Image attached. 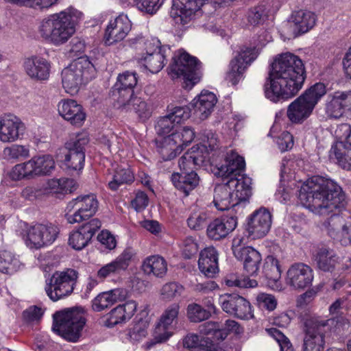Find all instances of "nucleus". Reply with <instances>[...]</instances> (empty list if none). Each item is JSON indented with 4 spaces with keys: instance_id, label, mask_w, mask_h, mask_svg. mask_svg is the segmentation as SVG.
<instances>
[{
    "instance_id": "cd10ccee",
    "label": "nucleus",
    "mask_w": 351,
    "mask_h": 351,
    "mask_svg": "<svg viewBox=\"0 0 351 351\" xmlns=\"http://www.w3.org/2000/svg\"><path fill=\"white\" fill-rule=\"evenodd\" d=\"M50 63L45 58L33 56L24 62L26 74L33 80L43 82L47 80L50 74Z\"/></svg>"
},
{
    "instance_id": "7ed1b4c3",
    "label": "nucleus",
    "mask_w": 351,
    "mask_h": 351,
    "mask_svg": "<svg viewBox=\"0 0 351 351\" xmlns=\"http://www.w3.org/2000/svg\"><path fill=\"white\" fill-rule=\"evenodd\" d=\"M81 12L69 7L43 19L38 27L39 36L45 41L58 46L68 41L75 32L81 19Z\"/></svg>"
},
{
    "instance_id": "c03bdc74",
    "label": "nucleus",
    "mask_w": 351,
    "mask_h": 351,
    "mask_svg": "<svg viewBox=\"0 0 351 351\" xmlns=\"http://www.w3.org/2000/svg\"><path fill=\"white\" fill-rule=\"evenodd\" d=\"M33 159L38 177L49 176L56 169L55 161L50 155L34 156Z\"/></svg>"
},
{
    "instance_id": "f03ea898",
    "label": "nucleus",
    "mask_w": 351,
    "mask_h": 351,
    "mask_svg": "<svg viewBox=\"0 0 351 351\" xmlns=\"http://www.w3.org/2000/svg\"><path fill=\"white\" fill-rule=\"evenodd\" d=\"M299 187L298 198L301 204L315 215L326 216L344 206L345 194L332 180L314 176Z\"/></svg>"
},
{
    "instance_id": "aec40b11",
    "label": "nucleus",
    "mask_w": 351,
    "mask_h": 351,
    "mask_svg": "<svg viewBox=\"0 0 351 351\" xmlns=\"http://www.w3.org/2000/svg\"><path fill=\"white\" fill-rule=\"evenodd\" d=\"M271 226V215L266 208L255 210L248 218L246 230L253 239L265 237Z\"/></svg>"
},
{
    "instance_id": "a211bd4d",
    "label": "nucleus",
    "mask_w": 351,
    "mask_h": 351,
    "mask_svg": "<svg viewBox=\"0 0 351 351\" xmlns=\"http://www.w3.org/2000/svg\"><path fill=\"white\" fill-rule=\"evenodd\" d=\"M180 313V306L178 304H172L169 306L162 314L159 322L154 331V341L149 343V347L156 343L166 341L171 333L168 329L178 323Z\"/></svg>"
},
{
    "instance_id": "58836bf2",
    "label": "nucleus",
    "mask_w": 351,
    "mask_h": 351,
    "mask_svg": "<svg viewBox=\"0 0 351 351\" xmlns=\"http://www.w3.org/2000/svg\"><path fill=\"white\" fill-rule=\"evenodd\" d=\"M263 272L268 280L269 284H276L281 278V268L278 260L273 255L266 257L263 267Z\"/></svg>"
},
{
    "instance_id": "39448f33",
    "label": "nucleus",
    "mask_w": 351,
    "mask_h": 351,
    "mask_svg": "<svg viewBox=\"0 0 351 351\" xmlns=\"http://www.w3.org/2000/svg\"><path fill=\"white\" fill-rule=\"evenodd\" d=\"M326 93V86L321 82L305 90L289 105L287 115L289 121L293 123H302L310 117L318 101Z\"/></svg>"
},
{
    "instance_id": "4d7b16f0",
    "label": "nucleus",
    "mask_w": 351,
    "mask_h": 351,
    "mask_svg": "<svg viewBox=\"0 0 351 351\" xmlns=\"http://www.w3.org/2000/svg\"><path fill=\"white\" fill-rule=\"evenodd\" d=\"M266 330L278 342L280 351H294L289 339L280 330L275 328H267Z\"/></svg>"
},
{
    "instance_id": "f3484780",
    "label": "nucleus",
    "mask_w": 351,
    "mask_h": 351,
    "mask_svg": "<svg viewBox=\"0 0 351 351\" xmlns=\"http://www.w3.org/2000/svg\"><path fill=\"white\" fill-rule=\"evenodd\" d=\"M219 304L228 314L241 319H250L254 315L249 301L236 293L220 295Z\"/></svg>"
},
{
    "instance_id": "7c9ffc66",
    "label": "nucleus",
    "mask_w": 351,
    "mask_h": 351,
    "mask_svg": "<svg viewBox=\"0 0 351 351\" xmlns=\"http://www.w3.org/2000/svg\"><path fill=\"white\" fill-rule=\"evenodd\" d=\"M199 269L208 278H213L219 271L218 253L213 247H205L200 252L198 260Z\"/></svg>"
},
{
    "instance_id": "393cba45",
    "label": "nucleus",
    "mask_w": 351,
    "mask_h": 351,
    "mask_svg": "<svg viewBox=\"0 0 351 351\" xmlns=\"http://www.w3.org/2000/svg\"><path fill=\"white\" fill-rule=\"evenodd\" d=\"M133 256L132 250L126 248L114 260L101 267L97 271V276L103 280L108 277L121 274L127 270Z\"/></svg>"
},
{
    "instance_id": "5fc2aeb1",
    "label": "nucleus",
    "mask_w": 351,
    "mask_h": 351,
    "mask_svg": "<svg viewBox=\"0 0 351 351\" xmlns=\"http://www.w3.org/2000/svg\"><path fill=\"white\" fill-rule=\"evenodd\" d=\"M187 314L189 319L193 322H200L207 319L210 315L208 311L197 304H191L188 306Z\"/></svg>"
},
{
    "instance_id": "a18cd8bd",
    "label": "nucleus",
    "mask_w": 351,
    "mask_h": 351,
    "mask_svg": "<svg viewBox=\"0 0 351 351\" xmlns=\"http://www.w3.org/2000/svg\"><path fill=\"white\" fill-rule=\"evenodd\" d=\"M183 345L192 351H208L212 348L208 338H202L195 334L186 335L183 340Z\"/></svg>"
},
{
    "instance_id": "338daca9",
    "label": "nucleus",
    "mask_w": 351,
    "mask_h": 351,
    "mask_svg": "<svg viewBox=\"0 0 351 351\" xmlns=\"http://www.w3.org/2000/svg\"><path fill=\"white\" fill-rule=\"evenodd\" d=\"M226 282L229 287H238L241 288H254L258 285L256 280L250 279L247 277L243 278L230 277V278L226 280Z\"/></svg>"
},
{
    "instance_id": "864d4df0",
    "label": "nucleus",
    "mask_w": 351,
    "mask_h": 351,
    "mask_svg": "<svg viewBox=\"0 0 351 351\" xmlns=\"http://www.w3.org/2000/svg\"><path fill=\"white\" fill-rule=\"evenodd\" d=\"M129 4H133L137 8L147 14H153L160 8L159 0H121Z\"/></svg>"
},
{
    "instance_id": "49530a36",
    "label": "nucleus",
    "mask_w": 351,
    "mask_h": 351,
    "mask_svg": "<svg viewBox=\"0 0 351 351\" xmlns=\"http://www.w3.org/2000/svg\"><path fill=\"white\" fill-rule=\"evenodd\" d=\"M326 112L333 118L339 119L346 117L344 99L342 92H336L332 100L326 105Z\"/></svg>"
},
{
    "instance_id": "6e6552de",
    "label": "nucleus",
    "mask_w": 351,
    "mask_h": 351,
    "mask_svg": "<svg viewBox=\"0 0 351 351\" xmlns=\"http://www.w3.org/2000/svg\"><path fill=\"white\" fill-rule=\"evenodd\" d=\"M79 273L68 268L55 271L47 282L45 290L47 296L56 302L71 295L76 287Z\"/></svg>"
},
{
    "instance_id": "2f4dec72",
    "label": "nucleus",
    "mask_w": 351,
    "mask_h": 351,
    "mask_svg": "<svg viewBox=\"0 0 351 351\" xmlns=\"http://www.w3.org/2000/svg\"><path fill=\"white\" fill-rule=\"evenodd\" d=\"M335 252L326 247H318L313 254V261L317 269L324 272H332L338 262Z\"/></svg>"
},
{
    "instance_id": "f8f14e48",
    "label": "nucleus",
    "mask_w": 351,
    "mask_h": 351,
    "mask_svg": "<svg viewBox=\"0 0 351 351\" xmlns=\"http://www.w3.org/2000/svg\"><path fill=\"white\" fill-rule=\"evenodd\" d=\"M327 320L317 318L306 319L304 322L303 351H324Z\"/></svg>"
},
{
    "instance_id": "09e8293b",
    "label": "nucleus",
    "mask_w": 351,
    "mask_h": 351,
    "mask_svg": "<svg viewBox=\"0 0 351 351\" xmlns=\"http://www.w3.org/2000/svg\"><path fill=\"white\" fill-rule=\"evenodd\" d=\"M343 217L337 213H334L324 223V226L332 239L335 240L339 239L343 226Z\"/></svg>"
},
{
    "instance_id": "473e14b6",
    "label": "nucleus",
    "mask_w": 351,
    "mask_h": 351,
    "mask_svg": "<svg viewBox=\"0 0 351 351\" xmlns=\"http://www.w3.org/2000/svg\"><path fill=\"white\" fill-rule=\"evenodd\" d=\"M315 14L310 11L300 10L292 13L290 23H293L294 34L300 35L308 32L316 23Z\"/></svg>"
},
{
    "instance_id": "dca6fc26",
    "label": "nucleus",
    "mask_w": 351,
    "mask_h": 351,
    "mask_svg": "<svg viewBox=\"0 0 351 351\" xmlns=\"http://www.w3.org/2000/svg\"><path fill=\"white\" fill-rule=\"evenodd\" d=\"M258 51L255 47L243 46L234 59L230 63V69L226 79L232 85H236L242 78L243 73L247 66L257 57Z\"/></svg>"
},
{
    "instance_id": "e433bc0d",
    "label": "nucleus",
    "mask_w": 351,
    "mask_h": 351,
    "mask_svg": "<svg viewBox=\"0 0 351 351\" xmlns=\"http://www.w3.org/2000/svg\"><path fill=\"white\" fill-rule=\"evenodd\" d=\"M142 269L147 275L162 278L167 271V263L165 259L159 255L149 256L143 261Z\"/></svg>"
},
{
    "instance_id": "423d86ee",
    "label": "nucleus",
    "mask_w": 351,
    "mask_h": 351,
    "mask_svg": "<svg viewBox=\"0 0 351 351\" xmlns=\"http://www.w3.org/2000/svg\"><path fill=\"white\" fill-rule=\"evenodd\" d=\"M95 69L88 57L82 56L73 60L62 71V83L66 92L77 93L82 84L95 77Z\"/></svg>"
},
{
    "instance_id": "603ef678",
    "label": "nucleus",
    "mask_w": 351,
    "mask_h": 351,
    "mask_svg": "<svg viewBox=\"0 0 351 351\" xmlns=\"http://www.w3.org/2000/svg\"><path fill=\"white\" fill-rule=\"evenodd\" d=\"M209 215L204 211H196L191 214L187 219V224L191 229L198 230L202 229L208 223Z\"/></svg>"
},
{
    "instance_id": "680f3d73",
    "label": "nucleus",
    "mask_w": 351,
    "mask_h": 351,
    "mask_svg": "<svg viewBox=\"0 0 351 351\" xmlns=\"http://www.w3.org/2000/svg\"><path fill=\"white\" fill-rule=\"evenodd\" d=\"M183 291V287L177 282H171L165 284L161 289V295L165 299L171 300L180 295Z\"/></svg>"
},
{
    "instance_id": "8fccbe9b",
    "label": "nucleus",
    "mask_w": 351,
    "mask_h": 351,
    "mask_svg": "<svg viewBox=\"0 0 351 351\" xmlns=\"http://www.w3.org/2000/svg\"><path fill=\"white\" fill-rule=\"evenodd\" d=\"M201 145H197L195 147H198L199 152L206 155L209 151H213L218 147V139L217 135L211 131H205L202 134Z\"/></svg>"
},
{
    "instance_id": "4c0bfd02",
    "label": "nucleus",
    "mask_w": 351,
    "mask_h": 351,
    "mask_svg": "<svg viewBox=\"0 0 351 351\" xmlns=\"http://www.w3.org/2000/svg\"><path fill=\"white\" fill-rule=\"evenodd\" d=\"M119 106L123 108H126L127 107L130 108L131 106L132 109L142 121L147 120L152 116L153 111L150 103L141 97L133 96L126 101L125 106L119 105Z\"/></svg>"
},
{
    "instance_id": "5701e85b",
    "label": "nucleus",
    "mask_w": 351,
    "mask_h": 351,
    "mask_svg": "<svg viewBox=\"0 0 351 351\" xmlns=\"http://www.w3.org/2000/svg\"><path fill=\"white\" fill-rule=\"evenodd\" d=\"M136 84V72L127 71L119 75L113 90V95L117 97L119 105L125 106L126 101L133 96V88Z\"/></svg>"
},
{
    "instance_id": "c756f323",
    "label": "nucleus",
    "mask_w": 351,
    "mask_h": 351,
    "mask_svg": "<svg viewBox=\"0 0 351 351\" xmlns=\"http://www.w3.org/2000/svg\"><path fill=\"white\" fill-rule=\"evenodd\" d=\"M217 101V99L214 93L202 90L191 103L194 114L202 120L207 119L213 111Z\"/></svg>"
},
{
    "instance_id": "20e7f679",
    "label": "nucleus",
    "mask_w": 351,
    "mask_h": 351,
    "mask_svg": "<svg viewBox=\"0 0 351 351\" xmlns=\"http://www.w3.org/2000/svg\"><path fill=\"white\" fill-rule=\"evenodd\" d=\"M252 180L242 176L218 184L214 189L213 203L219 210H226L246 202L252 195Z\"/></svg>"
},
{
    "instance_id": "b1692460",
    "label": "nucleus",
    "mask_w": 351,
    "mask_h": 351,
    "mask_svg": "<svg viewBox=\"0 0 351 351\" xmlns=\"http://www.w3.org/2000/svg\"><path fill=\"white\" fill-rule=\"evenodd\" d=\"M131 21L126 15L121 14L108 25L105 32V43L108 45L123 40L131 30Z\"/></svg>"
},
{
    "instance_id": "0eeeda50",
    "label": "nucleus",
    "mask_w": 351,
    "mask_h": 351,
    "mask_svg": "<svg viewBox=\"0 0 351 351\" xmlns=\"http://www.w3.org/2000/svg\"><path fill=\"white\" fill-rule=\"evenodd\" d=\"M200 67L201 63L197 58L180 49L174 53L169 66V75L173 80L182 77L185 87L191 88L200 79Z\"/></svg>"
},
{
    "instance_id": "c85d7f7f",
    "label": "nucleus",
    "mask_w": 351,
    "mask_h": 351,
    "mask_svg": "<svg viewBox=\"0 0 351 351\" xmlns=\"http://www.w3.org/2000/svg\"><path fill=\"white\" fill-rule=\"evenodd\" d=\"M58 110L60 115L73 125L81 126L85 121L86 114L82 106L75 100H62L58 104Z\"/></svg>"
},
{
    "instance_id": "6e6d98bb",
    "label": "nucleus",
    "mask_w": 351,
    "mask_h": 351,
    "mask_svg": "<svg viewBox=\"0 0 351 351\" xmlns=\"http://www.w3.org/2000/svg\"><path fill=\"white\" fill-rule=\"evenodd\" d=\"M114 304L112 296L108 291L98 294L92 301V307L95 311L100 312Z\"/></svg>"
},
{
    "instance_id": "de8ad7c7",
    "label": "nucleus",
    "mask_w": 351,
    "mask_h": 351,
    "mask_svg": "<svg viewBox=\"0 0 351 351\" xmlns=\"http://www.w3.org/2000/svg\"><path fill=\"white\" fill-rule=\"evenodd\" d=\"M3 155L7 160H22L29 156V149L26 145L14 144L4 148Z\"/></svg>"
},
{
    "instance_id": "6ab92c4d",
    "label": "nucleus",
    "mask_w": 351,
    "mask_h": 351,
    "mask_svg": "<svg viewBox=\"0 0 351 351\" xmlns=\"http://www.w3.org/2000/svg\"><path fill=\"white\" fill-rule=\"evenodd\" d=\"M245 166V160L233 150L227 152L222 164L216 165L217 171L215 174L221 177L223 182L231 179L240 180L244 176L242 173Z\"/></svg>"
},
{
    "instance_id": "13d9d810",
    "label": "nucleus",
    "mask_w": 351,
    "mask_h": 351,
    "mask_svg": "<svg viewBox=\"0 0 351 351\" xmlns=\"http://www.w3.org/2000/svg\"><path fill=\"white\" fill-rule=\"evenodd\" d=\"M267 18V10L265 5H258L252 8L248 12V22L252 25L263 23Z\"/></svg>"
},
{
    "instance_id": "412c9836",
    "label": "nucleus",
    "mask_w": 351,
    "mask_h": 351,
    "mask_svg": "<svg viewBox=\"0 0 351 351\" xmlns=\"http://www.w3.org/2000/svg\"><path fill=\"white\" fill-rule=\"evenodd\" d=\"M101 226V222L97 218L92 219L80 226L77 230L71 233L69 239V245L77 250H82L91 241Z\"/></svg>"
},
{
    "instance_id": "9d476101",
    "label": "nucleus",
    "mask_w": 351,
    "mask_h": 351,
    "mask_svg": "<svg viewBox=\"0 0 351 351\" xmlns=\"http://www.w3.org/2000/svg\"><path fill=\"white\" fill-rule=\"evenodd\" d=\"M195 136V133L192 128H179L160 141L156 142L157 150L163 160H171L193 141Z\"/></svg>"
},
{
    "instance_id": "3c124183",
    "label": "nucleus",
    "mask_w": 351,
    "mask_h": 351,
    "mask_svg": "<svg viewBox=\"0 0 351 351\" xmlns=\"http://www.w3.org/2000/svg\"><path fill=\"white\" fill-rule=\"evenodd\" d=\"M19 263V260L14 258L10 252L0 251V271L12 273L16 269Z\"/></svg>"
},
{
    "instance_id": "052dcab7",
    "label": "nucleus",
    "mask_w": 351,
    "mask_h": 351,
    "mask_svg": "<svg viewBox=\"0 0 351 351\" xmlns=\"http://www.w3.org/2000/svg\"><path fill=\"white\" fill-rule=\"evenodd\" d=\"M176 125V123L172 119L171 115L167 114L158 119L156 130L158 134L165 135L169 134L175 128Z\"/></svg>"
},
{
    "instance_id": "72a5a7b5",
    "label": "nucleus",
    "mask_w": 351,
    "mask_h": 351,
    "mask_svg": "<svg viewBox=\"0 0 351 351\" xmlns=\"http://www.w3.org/2000/svg\"><path fill=\"white\" fill-rule=\"evenodd\" d=\"M171 181L178 190L188 195L199 185V177L195 171H184L172 174Z\"/></svg>"
},
{
    "instance_id": "e2e57ef3",
    "label": "nucleus",
    "mask_w": 351,
    "mask_h": 351,
    "mask_svg": "<svg viewBox=\"0 0 351 351\" xmlns=\"http://www.w3.org/2000/svg\"><path fill=\"white\" fill-rule=\"evenodd\" d=\"M176 124L188 119L191 116V109L189 106H176L170 110L168 114Z\"/></svg>"
},
{
    "instance_id": "bb28decb",
    "label": "nucleus",
    "mask_w": 351,
    "mask_h": 351,
    "mask_svg": "<svg viewBox=\"0 0 351 351\" xmlns=\"http://www.w3.org/2000/svg\"><path fill=\"white\" fill-rule=\"evenodd\" d=\"M237 217L235 216L216 218L208 223L207 236L212 240L219 241L232 232L237 226Z\"/></svg>"
},
{
    "instance_id": "bf43d9fd",
    "label": "nucleus",
    "mask_w": 351,
    "mask_h": 351,
    "mask_svg": "<svg viewBox=\"0 0 351 351\" xmlns=\"http://www.w3.org/2000/svg\"><path fill=\"white\" fill-rule=\"evenodd\" d=\"M44 195L43 189L38 185H29L23 188L21 192V196L25 199L33 202L40 199Z\"/></svg>"
},
{
    "instance_id": "a19ab883",
    "label": "nucleus",
    "mask_w": 351,
    "mask_h": 351,
    "mask_svg": "<svg viewBox=\"0 0 351 351\" xmlns=\"http://www.w3.org/2000/svg\"><path fill=\"white\" fill-rule=\"evenodd\" d=\"M350 156L351 149H348L347 145L341 140L332 146L329 154L330 158L337 160L339 165L344 169L350 167L348 162Z\"/></svg>"
},
{
    "instance_id": "79ce46f5",
    "label": "nucleus",
    "mask_w": 351,
    "mask_h": 351,
    "mask_svg": "<svg viewBox=\"0 0 351 351\" xmlns=\"http://www.w3.org/2000/svg\"><path fill=\"white\" fill-rule=\"evenodd\" d=\"M47 188L53 193L65 194L76 189V182L71 178H53L47 181Z\"/></svg>"
},
{
    "instance_id": "c9c22d12",
    "label": "nucleus",
    "mask_w": 351,
    "mask_h": 351,
    "mask_svg": "<svg viewBox=\"0 0 351 351\" xmlns=\"http://www.w3.org/2000/svg\"><path fill=\"white\" fill-rule=\"evenodd\" d=\"M237 259L242 261L243 269L247 276H256L262 261L261 254L254 248L250 247Z\"/></svg>"
},
{
    "instance_id": "69168bd1",
    "label": "nucleus",
    "mask_w": 351,
    "mask_h": 351,
    "mask_svg": "<svg viewBox=\"0 0 351 351\" xmlns=\"http://www.w3.org/2000/svg\"><path fill=\"white\" fill-rule=\"evenodd\" d=\"M223 325L221 330L220 340H223L226 338L229 332H234L235 334H240L243 332V328L240 326L239 323L232 319H227L225 323H221Z\"/></svg>"
},
{
    "instance_id": "ea45409f",
    "label": "nucleus",
    "mask_w": 351,
    "mask_h": 351,
    "mask_svg": "<svg viewBox=\"0 0 351 351\" xmlns=\"http://www.w3.org/2000/svg\"><path fill=\"white\" fill-rule=\"evenodd\" d=\"M11 177L14 180H31L38 177L33 158L27 162L16 165L11 172Z\"/></svg>"
},
{
    "instance_id": "a878e982",
    "label": "nucleus",
    "mask_w": 351,
    "mask_h": 351,
    "mask_svg": "<svg viewBox=\"0 0 351 351\" xmlns=\"http://www.w3.org/2000/svg\"><path fill=\"white\" fill-rule=\"evenodd\" d=\"M25 130L24 123L13 114H7L0 119V140L4 143L15 141L23 134Z\"/></svg>"
},
{
    "instance_id": "f257e3e1",
    "label": "nucleus",
    "mask_w": 351,
    "mask_h": 351,
    "mask_svg": "<svg viewBox=\"0 0 351 351\" xmlns=\"http://www.w3.org/2000/svg\"><path fill=\"white\" fill-rule=\"evenodd\" d=\"M306 77L304 64L298 56L282 53L271 65L264 84L265 95L274 103L289 99L302 89Z\"/></svg>"
},
{
    "instance_id": "0e129e2a",
    "label": "nucleus",
    "mask_w": 351,
    "mask_h": 351,
    "mask_svg": "<svg viewBox=\"0 0 351 351\" xmlns=\"http://www.w3.org/2000/svg\"><path fill=\"white\" fill-rule=\"evenodd\" d=\"M147 311L146 309H143L141 311L138 316H141L138 318V323L135 324V326L132 328V332L136 337H145L147 335V328L149 326V319L145 318L143 319V316H147Z\"/></svg>"
},
{
    "instance_id": "4be33fe9",
    "label": "nucleus",
    "mask_w": 351,
    "mask_h": 351,
    "mask_svg": "<svg viewBox=\"0 0 351 351\" xmlns=\"http://www.w3.org/2000/svg\"><path fill=\"white\" fill-rule=\"evenodd\" d=\"M313 280V269L302 263L293 264L287 272V284L294 289H303L311 285Z\"/></svg>"
},
{
    "instance_id": "4468645a",
    "label": "nucleus",
    "mask_w": 351,
    "mask_h": 351,
    "mask_svg": "<svg viewBox=\"0 0 351 351\" xmlns=\"http://www.w3.org/2000/svg\"><path fill=\"white\" fill-rule=\"evenodd\" d=\"M89 138L86 134H79L65 144L67 152L65 154L64 164L67 169L81 170L85 160V146Z\"/></svg>"
},
{
    "instance_id": "ddd939ff",
    "label": "nucleus",
    "mask_w": 351,
    "mask_h": 351,
    "mask_svg": "<svg viewBox=\"0 0 351 351\" xmlns=\"http://www.w3.org/2000/svg\"><path fill=\"white\" fill-rule=\"evenodd\" d=\"M59 234L58 228L49 222L37 223L27 230L26 245L29 248L39 249L53 243Z\"/></svg>"
},
{
    "instance_id": "9b49d317",
    "label": "nucleus",
    "mask_w": 351,
    "mask_h": 351,
    "mask_svg": "<svg viewBox=\"0 0 351 351\" xmlns=\"http://www.w3.org/2000/svg\"><path fill=\"white\" fill-rule=\"evenodd\" d=\"M98 208L99 202L95 194L80 195L68 202L65 218L69 223H80L92 217Z\"/></svg>"
},
{
    "instance_id": "37998d69",
    "label": "nucleus",
    "mask_w": 351,
    "mask_h": 351,
    "mask_svg": "<svg viewBox=\"0 0 351 351\" xmlns=\"http://www.w3.org/2000/svg\"><path fill=\"white\" fill-rule=\"evenodd\" d=\"M134 180V173L130 168L119 167L113 175L112 180L108 182L109 188L116 191L124 184H131Z\"/></svg>"
},
{
    "instance_id": "774afa93",
    "label": "nucleus",
    "mask_w": 351,
    "mask_h": 351,
    "mask_svg": "<svg viewBox=\"0 0 351 351\" xmlns=\"http://www.w3.org/2000/svg\"><path fill=\"white\" fill-rule=\"evenodd\" d=\"M277 145L281 152H286L293 147V137L289 132H283L277 139Z\"/></svg>"
},
{
    "instance_id": "2eb2a0df",
    "label": "nucleus",
    "mask_w": 351,
    "mask_h": 351,
    "mask_svg": "<svg viewBox=\"0 0 351 351\" xmlns=\"http://www.w3.org/2000/svg\"><path fill=\"white\" fill-rule=\"evenodd\" d=\"M144 45V51L140 54L138 62L151 73H157L165 64V56L160 43L156 38H151L145 40Z\"/></svg>"
},
{
    "instance_id": "f704fd0d",
    "label": "nucleus",
    "mask_w": 351,
    "mask_h": 351,
    "mask_svg": "<svg viewBox=\"0 0 351 351\" xmlns=\"http://www.w3.org/2000/svg\"><path fill=\"white\" fill-rule=\"evenodd\" d=\"M207 158L206 155L199 152L198 147L193 146L190 151L186 152L180 159L178 165L180 173L195 171L197 167L203 165Z\"/></svg>"
},
{
    "instance_id": "1a4fd4ad",
    "label": "nucleus",
    "mask_w": 351,
    "mask_h": 351,
    "mask_svg": "<svg viewBox=\"0 0 351 351\" xmlns=\"http://www.w3.org/2000/svg\"><path fill=\"white\" fill-rule=\"evenodd\" d=\"M53 330L65 339L76 341L80 337L86 320L83 313L77 310L56 312L53 315Z\"/></svg>"
}]
</instances>
